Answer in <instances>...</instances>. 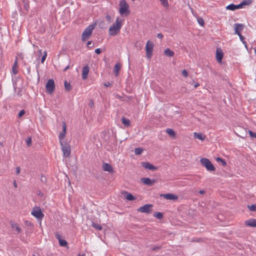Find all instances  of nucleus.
Wrapping results in <instances>:
<instances>
[{"label":"nucleus","instance_id":"obj_39","mask_svg":"<svg viewBox=\"0 0 256 256\" xmlns=\"http://www.w3.org/2000/svg\"><path fill=\"white\" fill-rule=\"evenodd\" d=\"M248 134H250V136L251 137V138H256V133L254 132H252V131L251 130H249L248 131Z\"/></svg>","mask_w":256,"mask_h":256},{"label":"nucleus","instance_id":"obj_35","mask_svg":"<svg viewBox=\"0 0 256 256\" xmlns=\"http://www.w3.org/2000/svg\"><path fill=\"white\" fill-rule=\"evenodd\" d=\"M154 216L158 219H160L162 218L163 214L161 212H156L154 214Z\"/></svg>","mask_w":256,"mask_h":256},{"label":"nucleus","instance_id":"obj_54","mask_svg":"<svg viewBox=\"0 0 256 256\" xmlns=\"http://www.w3.org/2000/svg\"><path fill=\"white\" fill-rule=\"evenodd\" d=\"M200 86V84L198 83H196L194 85V88H198Z\"/></svg>","mask_w":256,"mask_h":256},{"label":"nucleus","instance_id":"obj_42","mask_svg":"<svg viewBox=\"0 0 256 256\" xmlns=\"http://www.w3.org/2000/svg\"><path fill=\"white\" fill-rule=\"evenodd\" d=\"M24 114H25V111L24 110H20V112L18 113V118L22 117Z\"/></svg>","mask_w":256,"mask_h":256},{"label":"nucleus","instance_id":"obj_5","mask_svg":"<svg viewBox=\"0 0 256 256\" xmlns=\"http://www.w3.org/2000/svg\"><path fill=\"white\" fill-rule=\"evenodd\" d=\"M31 214L38 220H42L44 216V214L39 206H34L32 210Z\"/></svg>","mask_w":256,"mask_h":256},{"label":"nucleus","instance_id":"obj_19","mask_svg":"<svg viewBox=\"0 0 256 256\" xmlns=\"http://www.w3.org/2000/svg\"><path fill=\"white\" fill-rule=\"evenodd\" d=\"M102 169L104 171L111 172L112 170V166L108 164L104 163L102 165Z\"/></svg>","mask_w":256,"mask_h":256},{"label":"nucleus","instance_id":"obj_3","mask_svg":"<svg viewBox=\"0 0 256 256\" xmlns=\"http://www.w3.org/2000/svg\"><path fill=\"white\" fill-rule=\"evenodd\" d=\"M201 164L204 166L208 171L214 172L216 168L211 162L207 158H202L200 160Z\"/></svg>","mask_w":256,"mask_h":256},{"label":"nucleus","instance_id":"obj_17","mask_svg":"<svg viewBox=\"0 0 256 256\" xmlns=\"http://www.w3.org/2000/svg\"><path fill=\"white\" fill-rule=\"evenodd\" d=\"M223 58V53L221 50L217 49L216 52V58L217 61L218 62H222V58Z\"/></svg>","mask_w":256,"mask_h":256},{"label":"nucleus","instance_id":"obj_15","mask_svg":"<svg viewBox=\"0 0 256 256\" xmlns=\"http://www.w3.org/2000/svg\"><path fill=\"white\" fill-rule=\"evenodd\" d=\"M89 72V67L88 65L84 66L82 70V78L83 80H86Z\"/></svg>","mask_w":256,"mask_h":256},{"label":"nucleus","instance_id":"obj_58","mask_svg":"<svg viewBox=\"0 0 256 256\" xmlns=\"http://www.w3.org/2000/svg\"><path fill=\"white\" fill-rule=\"evenodd\" d=\"M78 256H84V254H78Z\"/></svg>","mask_w":256,"mask_h":256},{"label":"nucleus","instance_id":"obj_27","mask_svg":"<svg viewBox=\"0 0 256 256\" xmlns=\"http://www.w3.org/2000/svg\"><path fill=\"white\" fill-rule=\"evenodd\" d=\"M166 132L170 136L174 137L175 136V132L172 129L168 128L166 130Z\"/></svg>","mask_w":256,"mask_h":256},{"label":"nucleus","instance_id":"obj_51","mask_svg":"<svg viewBox=\"0 0 256 256\" xmlns=\"http://www.w3.org/2000/svg\"><path fill=\"white\" fill-rule=\"evenodd\" d=\"M87 46L88 47H92V41H90L88 42V43H87Z\"/></svg>","mask_w":256,"mask_h":256},{"label":"nucleus","instance_id":"obj_13","mask_svg":"<svg viewBox=\"0 0 256 256\" xmlns=\"http://www.w3.org/2000/svg\"><path fill=\"white\" fill-rule=\"evenodd\" d=\"M141 181L146 185L149 186H152L156 182V180H151L148 178H142L141 179Z\"/></svg>","mask_w":256,"mask_h":256},{"label":"nucleus","instance_id":"obj_10","mask_svg":"<svg viewBox=\"0 0 256 256\" xmlns=\"http://www.w3.org/2000/svg\"><path fill=\"white\" fill-rule=\"evenodd\" d=\"M62 130L60 133L58 138L60 142H64V140L66 133V126L64 122H62Z\"/></svg>","mask_w":256,"mask_h":256},{"label":"nucleus","instance_id":"obj_59","mask_svg":"<svg viewBox=\"0 0 256 256\" xmlns=\"http://www.w3.org/2000/svg\"><path fill=\"white\" fill-rule=\"evenodd\" d=\"M34 47H36V48H38V46H36L35 45H33Z\"/></svg>","mask_w":256,"mask_h":256},{"label":"nucleus","instance_id":"obj_23","mask_svg":"<svg viewBox=\"0 0 256 256\" xmlns=\"http://www.w3.org/2000/svg\"><path fill=\"white\" fill-rule=\"evenodd\" d=\"M120 68L121 66L119 64H115L114 67V72L115 73L116 76H118V75L119 71Z\"/></svg>","mask_w":256,"mask_h":256},{"label":"nucleus","instance_id":"obj_34","mask_svg":"<svg viewBox=\"0 0 256 256\" xmlns=\"http://www.w3.org/2000/svg\"><path fill=\"white\" fill-rule=\"evenodd\" d=\"M142 151H143V149H142L141 148H136L135 150H134V153L136 155H139L142 154Z\"/></svg>","mask_w":256,"mask_h":256},{"label":"nucleus","instance_id":"obj_11","mask_svg":"<svg viewBox=\"0 0 256 256\" xmlns=\"http://www.w3.org/2000/svg\"><path fill=\"white\" fill-rule=\"evenodd\" d=\"M142 166L146 169H148L152 171L156 170L158 169V168L156 166H154V165H152V164L148 162H143L142 164Z\"/></svg>","mask_w":256,"mask_h":256},{"label":"nucleus","instance_id":"obj_7","mask_svg":"<svg viewBox=\"0 0 256 256\" xmlns=\"http://www.w3.org/2000/svg\"><path fill=\"white\" fill-rule=\"evenodd\" d=\"M63 155L64 158L68 157L70 154V146L66 144L65 142H60Z\"/></svg>","mask_w":256,"mask_h":256},{"label":"nucleus","instance_id":"obj_40","mask_svg":"<svg viewBox=\"0 0 256 256\" xmlns=\"http://www.w3.org/2000/svg\"><path fill=\"white\" fill-rule=\"evenodd\" d=\"M198 24L200 25V26H204V21L203 20L202 18H198Z\"/></svg>","mask_w":256,"mask_h":256},{"label":"nucleus","instance_id":"obj_29","mask_svg":"<svg viewBox=\"0 0 256 256\" xmlns=\"http://www.w3.org/2000/svg\"><path fill=\"white\" fill-rule=\"evenodd\" d=\"M92 226L93 228H95L96 230H101L102 229V226L100 224L92 222Z\"/></svg>","mask_w":256,"mask_h":256},{"label":"nucleus","instance_id":"obj_20","mask_svg":"<svg viewBox=\"0 0 256 256\" xmlns=\"http://www.w3.org/2000/svg\"><path fill=\"white\" fill-rule=\"evenodd\" d=\"M252 2L251 0H244L240 4H238V8H241L244 6L248 5Z\"/></svg>","mask_w":256,"mask_h":256},{"label":"nucleus","instance_id":"obj_56","mask_svg":"<svg viewBox=\"0 0 256 256\" xmlns=\"http://www.w3.org/2000/svg\"><path fill=\"white\" fill-rule=\"evenodd\" d=\"M235 8H236V9H239V8H238V4H237V5H236V4H235Z\"/></svg>","mask_w":256,"mask_h":256},{"label":"nucleus","instance_id":"obj_38","mask_svg":"<svg viewBox=\"0 0 256 256\" xmlns=\"http://www.w3.org/2000/svg\"><path fill=\"white\" fill-rule=\"evenodd\" d=\"M26 142L27 144V145L28 146H30L32 144V138L30 137H28L26 140Z\"/></svg>","mask_w":256,"mask_h":256},{"label":"nucleus","instance_id":"obj_12","mask_svg":"<svg viewBox=\"0 0 256 256\" xmlns=\"http://www.w3.org/2000/svg\"><path fill=\"white\" fill-rule=\"evenodd\" d=\"M244 25L241 24H234V34L238 35L240 34V32L243 30Z\"/></svg>","mask_w":256,"mask_h":256},{"label":"nucleus","instance_id":"obj_37","mask_svg":"<svg viewBox=\"0 0 256 256\" xmlns=\"http://www.w3.org/2000/svg\"><path fill=\"white\" fill-rule=\"evenodd\" d=\"M240 37V38L241 40V42L245 44V46L246 47V42L244 41V37L240 34H238V35Z\"/></svg>","mask_w":256,"mask_h":256},{"label":"nucleus","instance_id":"obj_18","mask_svg":"<svg viewBox=\"0 0 256 256\" xmlns=\"http://www.w3.org/2000/svg\"><path fill=\"white\" fill-rule=\"evenodd\" d=\"M194 138L201 140H204L206 138V136L200 132H194Z\"/></svg>","mask_w":256,"mask_h":256},{"label":"nucleus","instance_id":"obj_9","mask_svg":"<svg viewBox=\"0 0 256 256\" xmlns=\"http://www.w3.org/2000/svg\"><path fill=\"white\" fill-rule=\"evenodd\" d=\"M152 205L150 204H146L142 206L139 208L138 210L141 212L149 214L152 211Z\"/></svg>","mask_w":256,"mask_h":256},{"label":"nucleus","instance_id":"obj_26","mask_svg":"<svg viewBox=\"0 0 256 256\" xmlns=\"http://www.w3.org/2000/svg\"><path fill=\"white\" fill-rule=\"evenodd\" d=\"M125 194H126V200H135V198L132 194L128 192H125Z\"/></svg>","mask_w":256,"mask_h":256},{"label":"nucleus","instance_id":"obj_1","mask_svg":"<svg viewBox=\"0 0 256 256\" xmlns=\"http://www.w3.org/2000/svg\"><path fill=\"white\" fill-rule=\"evenodd\" d=\"M122 21L117 18L114 23L109 28L108 34L110 36H115L119 34L122 27Z\"/></svg>","mask_w":256,"mask_h":256},{"label":"nucleus","instance_id":"obj_32","mask_svg":"<svg viewBox=\"0 0 256 256\" xmlns=\"http://www.w3.org/2000/svg\"><path fill=\"white\" fill-rule=\"evenodd\" d=\"M226 9L230 10H236L235 4H230L226 7Z\"/></svg>","mask_w":256,"mask_h":256},{"label":"nucleus","instance_id":"obj_52","mask_svg":"<svg viewBox=\"0 0 256 256\" xmlns=\"http://www.w3.org/2000/svg\"><path fill=\"white\" fill-rule=\"evenodd\" d=\"M13 184L14 188H16L18 187V185L16 180H14Z\"/></svg>","mask_w":256,"mask_h":256},{"label":"nucleus","instance_id":"obj_21","mask_svg":"<svg viewBox=\"0 0 256 256\" xmlns=\"http://www.w3.org/2000/svg\"><path fill=\"white\" fill-rule=\"evenodd\" d=\"M122 124L124 126H126V127H128L130 126V120L124 117H122Z\"/></svg>","mask_w":256,"mask_h":256},{"label":"nucleus","instance_id":"obj_8","mask_svg":"<svg viewBox=\"0 0 256 256\" xmlns=\"http://www.w3.org/2000/svg\"><path fill=\"white\" fill-rule=\"evenodd\" d=\"M46 88L47 92L50 94L54 92L55 89V85L53 79H50L48 80L46 85Z\"/></svg>","mask_w":256,"mask_h":256},{"label":"nucleus","instance_id":"obj_24","mask_svg":"<svg viewBox=\"0 0 256 256\" xmlns=\"http://www.w3.org/2000/svg\"><path fill=\"white\" fill-rule=\"evenodd\" d=\"M17 68H18V63H17V60H16L12 68V72L14 74H16L18 73Z\"/></svg>","mask_w":256,"mask_h":256},{"label":"nucleus","instance_id":"obj_41","mask_svg":"<svg viewBox=\"0 0 256 256\" xmlns=\"http://www.w3.org/2000/svg\"><path fill=\"white\" fill-rule=\"evenodd\" d=\"M249 208L252 211H255L256 210V205L252 204L250 206H249Z\"/></svg>","mask_w":256,"mask_h":256},{"label":"nucleus","instance_id":"obj_45","mask_svg":"<svg viewBox=\"0 0 256 256\" xmlns=\"http://www.w3.org/2000/svg\"><path fill=\"white\" fill-rule=\"evenodd\" d=\"M112 83L110 82H108L104 84V86L106 87H108L112 85Z\"/></svg>","mask_w":256,"mask_h":256},{"label":"nucleus","instance_id":"obj_44","mask_svg":"<svg viewBox=\"0 0 256 256\" xmlns=\"http://www.w3.org/2000/svg\"><path fill=\"white\" fill-rule=\"evenodd\" d=\"M182 74L184 76V77H187L188 76V73L187 72V71L185 70H184L182 71Z\"/></svg>","mask_w":256,"mask_h":256},{"label":"nucleus","instance_id":"obj_36","mask_svg":"<svg viewBox=\"0 0 256 256\" xmlns=\"http://www.w3.org/2000/svg\"><path fill=\"white\" fill-rule=\"evenodd\" d=\"M46 56H47V52L46 51H44V55L42 56V59H41L42 63H44V60L46 59Z\"/></svg>","mask_w":256,"mask_h":256},{"label":"nucleus","instance_id":"obj_6","mask_svg":"<svg viewBox=\"0 0 256 256\" xmlns=\"http://www.w3.org/2000/svg\"><path fill=\"white\" fill-rule=\"evenodd\" d=\"M154 50V44L152 42L148 40L146 45V56L148 58L150 59L152 55Z\"/></svg>","mask_w":256,"mask_h":256},{"label":"nucleus","instance_id":"obj_22","mask_svg":"<svg viewBox=\"0 0 256 256\" xmlns=\"http://www.w3.org/2000/svg\"><path fill=\"white\" fill-rule=\"evenodd\" d=\"M164 54L168 56H173L174 55V52L170 50V48H166L164 51Z\"/></svg>","mask_w":256,"mask_h":256},{"label":"nucleus","instance_id":"obj_14","mask_svg":"<svg viewBox=\"0 0 256 256\" xmlns=\"http://www.w3.org/2000/svg\"><path fill=\"white\" fill-rule=\"evenodd\" d=\"M161 197H163L166 200H176L178 199V196L172 194H160Z\"/></svg>","mask_w":256,"mask_h":256},{"label":"nucleus","instance_id":"obj_49","mask_svg":"<svg viewBox=\"0 0 256 256\" xmlns=\"http://www.w3.org/2000/svg\"><path fill=\"white\" fill-rule=\"evenodd\" d=\"M40 180L42 182H44L46 180V178L44 176H42Z\"/></svg>","mask_w":256,"mask_h":256},{"label":"nucleus","instance_id":"obj_28","mask_svg":"<svg viewBox=\"0 0 256 256\" xmlns=\"http://www.w3.org/2000/svg\"><path fill=\"white\" fill-rule=\"evenodd\" d=\"M161 4L165 8H168L169 6L168 0H159Z\"/></svg>","mask_w":256,"mask_h":256},{"label":"nucleus","instance_id":"obj_46","mask_svg":"<svg viewBox=\"0 0 256 256\" xmlns=\"http://www.w3.org/2000/svg\"><path fill=\"white\" fill-rule=\"evenodd\" d=\"M20 172V168L19 166L16 167V174H19Z\"/></svg>","mask_w":256,"mask_h":256},{"label":"nucleus","instance_id":"obj_48","mask_svg":"<svg viewBox=\"0 0 256 256\" xmlns=\"http://www.w3.org/2000/svg\"><path fill=\"white\" fill-rule=\"evenodd\" d=\"M95 52L97 54H100L101 52V50L100 48H98L95 50Z\"/></svg>","mask_w":256,"mask_h":256},{"label":"nucleus","instance_id":"obj_57","mask_svg":"<svg viewBox=\"0 0 256 256\" xmlns=\"http://www.w3.org/2000/svg\"><path fill=\"white\" fill-rule=\"evenodd\" d=\"M38 52L40 53V54H42V50H39Z\"/></svg>","mask_w":256,"mask_h":256},{"label":"nucleus","instance_id":"obj_33","mask_svg":"<svg viewBox=\"0 0 256 256\" xmlns=\"http://www.w3.org/2000/svg\"><path fill=\"white\" fill-rule=\"evenodd\" d=\"M64 88L67 91H69L71 90V86L70 84L68 82L66 81H65L64 82Z\"/></svg>","mask_w":256,"mask_h":256},{"label":"nucleus","instance_id":"obj_30","mask_svg":"<svg viewBox=\"0 0 256 256\" xmlns=\"http://www.w3.org/2000/svg\"><path fill=\"white\" fill-rule=\"evenodd\" d=\"M216 161L217 162H222V165L223 166H226V162H225V160H224V159H222V158H220V157H218V158H216Z\"/></svg>","mask_w":256,"mask_h":256},{"label":"nucleus","instance_id":"obj_16","mask_svg":"<svg viewBox=\"0 0 256 256\" xmlns=\"http://www.w3.org/2000/svg\"><path fill=\"white\" fill-rule=\"evenodd\" d=\"M244 224L246 226L250 227H255L256 228V220L254 218H250L247 220H246Z\"/></svg>","mask_w":256,"mask_h":256},{"label":"nucleus","instance_id":"obj_4","mask_svg":"<svg viewBox=\"0 0 256 256\" xmlns=\"http://www.w3.org/2000/svg\"><path fill=\"white\" fill-rule=\"evenodd\" d=\"M94 25L90 24L86 28L82 35V41H86L90 38L92 35V32L94 28Z\"/></svg>","mask_w":256,"mask_h":256},{"label":"nucleus","instance_id":"obj_47","mask_svg":"<svg viewBox=\"0 0 256 256\" xmlns=\"http://www.w3.org/2000/svg\"><path fill=\"white\" fill-rule=\"evenodd\" d=\"M106 18L107 20L109 22H111V17L109 15H108L106 16Z\"/></svg>","mask_w":256,"mask_h":256},{"label":"nucleus","instance_id":"obj_31","mask_svg":"<svg viewBox=\"0 0 256 256\" xmlns=\"http://www.w3.org/2000/svg\"><path fill=\"white\" fill-rule=\"evenodd\" d=\"M58 242L60 245L62 246H67V242L64 240L62 238L61 240H60Z\"/></svg>","mask_w":256,"mask_h":256},{"label":"nucleus","instance_id":"obj_53","mask_svg":"<svg viewBox=\"0 0 256 256\" xmlns=\"http://www.w3.org/2000/svg\"><path fill=\"white\" fill-rule=\"evenodd\" d=\"M199 193L200 194H203L205 193V191L204 190H200L199 191Z\"/></svg>","mask_w":256,"mask_h":256},{"label":"nucleus","instance_id":"obj_2","mask_svg":"<svg viewBox=\"0 0 256 256\" xmlns=\"http://www.w3.org/2000/svg\"><path fill=\"white\" fill-rule=\"evenodd\" d=\"M119 6V13L121 16H126L130 14L129 6L125 0H121Z\"/></svg>","mask_w":256,"mask_h":256},{"label":"nucleus","instance_id":"obj_50","mask_svg":"<svg viewBox=\"0 0 256 256\" xmlns=\"http://www.w3.org/2000/svg\"><path fill=\"white\" fill-rule=\"evenodd\" d=\"M157 37L158 38L162 39L163 38V35L162 34L160 33L157 34Z\"/></svg>","mask_w":256,"mask_h":256},{"label":"nucleus","instance_id":"obj_43","mask_svg":"<svg viewBox=\"0 0 256 256\" xmlns=\"http://www.w3.org/2000/svg\"><path fill=\"white\" fill-rule=\"evenodd\" d=\"M55 236L58 240V241L62 239L61 235L60 234H58V232H56V234Z\"/></svg>","mask_w":256,"mask_h":256},{"label":"nucleus","instance_id":"obj_55","mask_svg":"<svg viewBox=\"0 0 256 256\" xmlns=\"http://www.w3.org/2000/svg\"><path fill=\"white\" fill-rule=\"evenodd\" d=\"M69 68V66H66L64 69V72H66Z\"/></svg>","mask_w":256,"mask_h":256},{"label":"nucleus","instance_id":"obj_60","mask_svg":"<svg viewBox=\"0 0 256 256\" xmlns=\"http://www.w3.org/2000/svg\"><path fill=\"white\" fill-rule=\"evenodd\" d=\"M254 52H255V54L256 55V48L254 49Z\"/></svg>","mask_w":256,"mask_h":256},{"label":"nucleus","instance_id":"obj_25","mask_svg":"<svg viewBox=\"0 0 256 256\" xmlns=\"http://www.w3.org/2000/svg\"><path fill=\"white\" fill-rule=\"evenodd\" d=\"M12 227L13 228H14L18 232H20L22 230H21V228L18 226V224H16V223H12Z\"/></svg>","mask_w":256,"mask_h":256}]
</instances>
